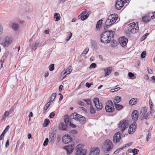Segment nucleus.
Returning <instances> with one entry per match:
<instances>
[{
  "mask_svg": "<svg viewBox=\"0 0 155 155\" xmlns=\"http://www.w3.org/2000/svg\"><path fill=\"white\" fill-rule=\"evenodd\" d=\"M65 70H67V72H69V73H68L67 74H69L72 72V68L71 66H70L68 69H66Z\"/></svg>",
  "mask_w": 155,
  "mask_h": 155,
  "instance_id": "79ce46f5",
  "label": "nucleus"
},
{
  "mask_svg": "<svg viewBox=\"0 0 155 155\" xmlns=\"http://www.w3.org/2000/svg\"><path fill=\"white\" fill-rule=\"evenodd\" d=\"M115 105L117 110H120L123 107V105H122L118 104H116Z\"/></svg>",
  "mask_w": 155,
  "mask_h": 155,
  "instance_id": "473e14b6",
  "label": "nucleus"
},
{
  "mask_svg": "<svg viewBox=\"0 0 155 155\" xmlns=\"http://www.w3.org/2000/svg\"><path fill=\"white\" fill-rule=\"evenodd\" d=\"M49 106H48L47 105H45V106L44 109H43V111H44V113H45L46 111V110H47Z\"/></svg>",
  "mask_w": 155,
  "mask_h": 155,
  "instance_id": "4d7b16f0",
  "label": "nucleus"
},
{
  "mask_svg": "<svg viewBox=\"0 0 155 155\" xmlns=\"http://www.w3.org/2000/svg\"><path fill=\"white\" fill-rule=\"evenodd\" d=\"M80 117H79V119H78V120L79 121L81 124H84L85 122V117L81 115Z\"/></svg>",
  "mask_w": 155,
  "mask_h": 155,
  "instance_id": "bb28decb",
  "label": "nucleus"
},
{
  "mask_svg": "<svg viewBox=\"0 0 155 155\" xmlns=\"http://www.w3.org/2000/svg\"><path fill=\"white\" fill-rule=\"evenodd\" d=\"M132 117L133 120L137 121L138 118V113L137 110H134L132 114Z\"/></svg>",
  "mask_w": 155,
  "mask_h": 155,
  "instance_id": "ddd939ff",
  "label": "nucleus"
},
{
  "mask_svg": "<svg viewBox=\"0 0 155 155\" xmlns=\"http://www.w3.org/2000/svg\"><path fill=\"white\" fill-rule=\"evenodd\" d=\"M3 33V26L0 24V36Z\"/></svg>",
  "mask_w": 155,
  "mask_h": 155,
  "instance_id": "09e8293b",
  "label": "nucleus"
},
{
  "mask_svg": "<svg viewBox=\"0 0 155 155\" xmlns=\"http://www.w3.org/2000/svg\"><path fill=\"white\" fill-rule=\"evenodd\" d=\"M124 2L121 0H118L116 2L115 7L118 10L120 9L124 6Z\"/></svg>",
  "mask_w": 155,
  "mask_h": 155,
  "instance_id": "9b49d317",
  "label": "nucleus"
},
{
  "mask_svg": "<svg viewBox=\"0 0 155 155\" xmlns=\"http://www.w3.org/2000/svg\"><path fill=\"white\" fill-rule=\"evenodd\" d=\"M137 127V124L135 122H133L130 126L128 133L130 134H133L135 131Z\"/></svg>",
  "mask_w": 155,
  "mask_h": 155,
  "instance_id": "6e6552de",
  "label": "nucleus"
},
{
  "mask_svg": "<svg viewBox=\"0 0 155 155\" xmlns=\"http://www.w3.org/2000/svg\"><path fill=\"white\" fill-rule=\"evenodd\" d=\"M83 101L86 102L87 104L90 105V106H91V105H92L91 101L90 99H84Z\"/></svg>",
  "mask_w": 155,
  "mask_h": 155,
  "instance_id": "37998d69",
  "label": "nucleus"
},
{
  "mask_svg": "<svg viewBox=\"0 0 155 155\" xmlns=\"http://www.w3.org/2000/svg\"><path fill=\"white\" fill-rule=\"evenodd\" d=\"M86 150H83L80 151V153H79L78 155L77 154V152H76L75 155H86Z\"/></svg>",
  "mask_w": 155,
  "mask_h": 155,
  "instance_id": "4c0bfd02",
  "label": "nucleus"
},
{
  "mask_svg": "<svg viewBox=\"0 0 155 155\" xmlns=\"http://www.w3.org/2000/svg\"><path fill=\"white\" fill-rule=\"evenodd\" d=\"M118 135L119 136H121V134L120 132L119 131V132H117L114 134V136H117Z\"/></svg>",
  "mask_w": 155,
  "mask_h": 155,
  "instance_id": "69168bd1",
  "label": "nucleus"
},
{
  "mask_svg": "<svg viewBox=\"0 0 155 155\" xmlns=\"http://www.w3.org/2000/svg\"><path fill=\"white\" fill-rule=\"evenodd\" d=\"M124 149V146H123L122 147L118 148L117 150L118 152H119Z\"/></svg>",
  "mask_w": 155,
  "mask_h": 155,
  "instance_id": "e2e57ef3",
  "label": "nucleus"
},
{
  "mask_svg": "<svg viewBox=\"0 0 155 155\" xmlns=\"http://www.w3.org/2000/svg\"><path fill=\"white\" fill-rule=\"evenodd\" d=\"M9 112L8 111H6L4 114V115L2 119L5 120V119L6 117H8L9 115Z\"/></svg>",
  "mask_w": 155,
  "mask_h": 155,
  "instance_id": "ea45409f",
  "label": "nucleus"
},
{
  "mask_svg": "<svg viewBox=\"0 0 155 155\" xmlns=\"http://www.w3.org/2000/svg\"><path fill=\"white\" fill-rule=\"evenodd\" d=\"M84 102H83V101H80V102H78V104L80 105H81V106H84Z\"/></svg>",
  "mask_w": 155,
  "mask_h": 155,
  "instance_id": "774afa93",
  "label": "nucleus"
},
{
  "mask_svg": "<svg viewBox=\"0 0 155 155\" xmlns=\"http://www.w3.org/2000/svg\"><path fill=\"white\" fill-rule=\"evenodd\" d=\"M114 35V32L107 31L101 34V41L104 43H109L112 38H113Z\"/></svg>",
  "mask_w": 155,
  "mask_h": 155,
  "instance_id": "f257e3e1",
  "label": "nucleus"
},
{
  "mask_svg": "<svg viewBox=\"0 0 155 155\" xmlns=\"http://www.w3.org/2000/svg\"><path fill=\"white\" fill-rule=\"evenodd\" d=\"M103 21V20L102 19H101L99 20L97 22V23L96 25V28L97 29H99L100 28V26H101L102 22Z\"/></svg>",
  "mask_w": 155,
  "mask_h": 155,
  "instance_id": "2f4dec72",
  "label": "nucleus"
},
{
  "mask_svg": "<svg viewBox=\"0 0 155 155\" xmlns=\"http://www.w3.org/2000/svg\"><path fill=\"white\" fill-rule=\"evenodd\" d=\"M13 39L12 37H7L3 40L2 45L4 47H7L12 42Z\"/></svg>",
  "mask_w": 155,
  "mask_h": 155,
  "instance_id": "1a4fd4ad",
  "label": "nucleus"
},
{
  "mask_svg": "<svg viewBox=\"0 0 155 155\" xmlns=\"http://www.w3.org/2000/svg\"><path fill=\"white\" fill-rule=\"evenodd\" d=\"M113 144L109 139L106 140L102 145V149L103 151L107 153L110 151L113 148Z\"/></svg>",
  "mask_w": 155,
  "mask_h": 155,
  "instance_id": "f03ea898",
  "label": "nucleus"
},
{
  "mask_svg": "<svg viewBox=\"0 0 155 155\" xmlns=\"http://www.w3.org/2000/svg\"><path fill=\"white\" fill-rule=\"evenodd\" d=\"M128 41V39L124 37H120L119 39V43L123 47L126 45Z\"/></svg>",
  "mask_w": 155,
  "mask_h": 155,
  "instance_id": "9d476101",
  "label": "nucleus"
},
{
  "mask_svg": "<svg viewBox=\"0 0 155 155\" xmlns=\"http://www.w3.org/2000/svg\"><path fill=\"white\" fill-rule=\"evenodd\" d=\"M54 20L56 21H58L61 19V16L59 13H55L54 14Z\"/></svg>",
  "mask_w": 155,
  "mask_h": 155,
  "instance_id": "393cba45",
  "label": "nucleus"
},
{
  "mask_svg": "<svg viewBox=\"0 0 155 155\" xmlns=\"http://www.w3.org/2000/svg\"><path fill=\"white\" fill-rule=\"evenodd\" d=\"M72 36V33H70L68 36V38L66 39V41H68L71 38V37Z\"/></svg>",
  "mask_w": 155,
  "mask_h": 155,
  "instance_id": "5fc2aeb1",
  "label": "nucleus"
},
{
  "mask_svg": "<svg viewBox=\"0 0 155 155\" xmlns=\"http://www.w3.org/2000/svg\"><path fill=\"white\" fill-rule=\"evenodd\" d=\"M71 136H63L62 141L65 144L68 143L70 142L72 140Z\"/></svg>",
  "mask_w": 155,
  "mask_h": 155,
  "instance_id": "4468645a",
  "label": "nucleus"
},
{
  "mask_svg": "<svg viewBox=\"0 0 155 155\" xmlns=\"http://www.w3.org/2000/svg\"><path fill=\"white\" fill-rule=\"evenodd\" d=\"M146 54V52L145 51H143L141 54V57L142 58H145Z\"/></svg>",
  "mask_w": 155,
  "mask_h": 155,
  "instance_id": "c03bdc74",
  "label": "nucleus"
},
{
  "mask_svg": "<svg viewBox=\"0 0 155 155\" xmlns=\"http://www.w3.org/2000/svg\"><path fill=\"white\" fill-rule=\"evenodd\" d=\"M121 101V98L118 96L116 97L114 101V104H116L117 103Z\"/></svg>",
  "mask_w": 155,
  "mask_h": 155,
  "instance_id": "7c9ffc66",
  "label": "nucleus"
},
{
  "mask_svg": "<svg viewBox=\"0 0 155 155\" xmlns=\"http://www.w3.org/2000/svg\"><path fill=\"white\" fill-rule=\"evenodd\" d=\"M112 18V16H109L105 22V25H106V27H107V28H108L109 26H110L113 24V22L111 21Z\"/></svg>",
  "mask_w": 155,
  "mask_h": 155,
  "instance_id": "f3484780",
  "label": "nucleus"
},
{
  "mask_svg": "<svg viewBox=\"0 0 155 155\" xmlns=\"http://www.w3.org/2000/svg\"><path fill=\"white\" fill-rule=\"evenodd\" d=\"M55 114L54 112H52L50 114L49 117L51 118H52L55 116Z\"/></svg>",
  "mask_w": 155,
  "mask_h": 155,
  "instance_id": "13d9d810",
  "label": "nucleus"
},
{
  "mask_svg": "<svg viewBox=\"0 0 155 155\" xmlns=\"http://www.w3.org/2000/svg\"><path fill=\"white\" fill-rule=\"evenodd\" d=\"M49 69L50 71H52L54 69V64H51L49 66Z\"/></svg>",
  "mask_w": 155,
  "mask_h": 155,
  "instance_id": "49530a36",
  "label": "nucleus"
},
{
  "mask_svg": "<svg viewBox=\"0 0 155 155\" xmlns=\"http://www.w3.org/2000/svg\"><path fill=\"white\" fill-rule=\"evenodd\" d=\"M138 100V99L137 98H133L130 100L129 103L131 105H133L136 104Z\"/></svg>",
  "mask_w": 155,
  "mask_h": 155,
  "instance_id": "412c9836",
  "label": "nucleus"
},
{
  "mask_svg": "<svg viewBox=\"0 0 155 155\" xmlns=\"http://www.w3.org/2000/svg\"><path fill=\"white\" fill-rule=\"evenodd\" d=\"M100 150L98 148H93L92 151L90 153V155H98L100 153Z\"/></svg>",
  "mask_w": 155,
  "mask_h": 155,
  "instance_id": "dca6fc26",
  "label": "nucleus"
},
{
  "mask_svg": "<svg viewBox=\"0 0 155 155\" xmlns=\"http://www.w3.org/2000/svg\"><path fill=\"white\" fill-rule=\"evenodd\" d=\"M39 44L40 41L39 40H37L35 43L32 45V49L34 51L39 46Z\"/></svg>",
  "mask_w": 155,
  "mask_h": 155,
  "instance_id": "a211bd4d",
  "label": "nucleus"
},
{
  "mask_svg": "<svg viewBox=\"0 0 155 155\" xmlns=\"http://www.w3.org/2000/svg\"><path fill=\"white\" fill-rule=\"evenodd\" d=\"M89 50V49L88 48H85L83 53L81 54V55L83 56H85L88 52Z\"/></svg>",
  "mask_w": 155,
  "mask_h": 155,
  "instance_id": "f704fd0d",
  "label": "nucleus"
},
{
  "mask_svg": "<svg viewBox=\"0 0 155 155\" xmlns=\"http://www.w3.org/2000/svg\"><path fill=\"white\" fill-rule=\"evenodd\" d=\"M71 133L72 134H78V132L77 130H72L71 131Z\"/></svg>",
  "mask_w": 155,
  "mask_h": 155,
  "instance_id": "bf43d9fd",
  "label": "nucleus"
},
{
  "mask_svg": "<svg viewBox=\"0 0 155 155\" xmlns=\"http://www.w3.org/2000/svg\"><path fill=\"white\" fill-rule=\"evenodd\" d=\"M138 29V24L137 23H135L133 22L129 24L128 25L127 30L131 33H136Z\"/></svg>",
  "mask_w": 155,
  "mask_h": 155,
  "instance_id": "20e7f679",
  "label": "nucleus"
},
{
  "mask_svg": "<svg viewBox=\"0 0 155 155\" xmlns=\"http://www.w3.org/2000/svg\"><path fill=\"white\" fill-rule=\"evenodd\" d=\"M149 104H150V108H151V107H153V103L151 101V100L150 99L149 100Z\"/></svg>",
  "mask_w": 155,
  "mask_h": 155,
  "instance_id": "0e129e2a",
  "label": "nucleus"
},
{
  "mask_svg": "<svg viewBox=\"0 0 155 155\" xmlns=\"http://www.w3.org/2000/svg\"><path fill=\"white\" fill-rule=\"evenodd\" d=\"M96 67H97V65L95 63H92L90 66V68H95Z\"/></svg>",
  "mask_w": 155,
  "mask_h": 155,
  "instance_id": "864d4df0",
  "label": "nucleus"
},
{
  "mask_svg": "<svg viewBox=\"0 0 155 155\" xmlns=\"http://www.w3.org/2000/svg\"><path fill=\"white\" fill-rule=\"evenodd\" d=\"M19 24L18 23H14L12 25V28L14 31H17L19 28Z\"/></svg>",
  "mask_w": 155,
  "mask_h": 155,
  "instance_id": "5701e85b",
  "label": "nucleus"
},
{
  "mask_svg": "<svg viewBox=\"0 0 155 155\" xmlns=\"http://www.w3.org/2000/svg\"><path fill=\"white\" fill-rule=\"evenodd\" d=\"M139 150L137 149H133L132 152L134 154V155L136 154L139 151Z\"/></svg>",
  "mask_w": 155,
  "mask_h": 155,
  "instance_id": "3c124183",
  "label": "nucleus"
},
{
  "mask_svg": "<svg viewBox=\"0 0 155 155\" xmlns=\"http://www.w3.org/2000/svg\"><path fill=\"white\" fill-rule=\"evenodd\" d=\"M59 128L60 130L64 131L66 130L67 128L63 123H61L59 126Z\"/></svg>",
  "mask_w": 155,
  "mask_h": 155,
  "instance_id": "4be33fe9",
  "label": "nucleus"
},
{
  "mask_svg": "<svg viewBox=\"0 0 155 155\" xmlns=\"http://www.w3.org/2000/svg\"><path fill=\"white\" fill-rule=\"evenodd\" d=\"M70 121L68 116V115H66L64 116V122L67 126H68Z\"/></svg>",
  "mask_w": 155,
  "mask_h": 155,
  "instance_id": "c85d7f7f",
  "label": "nucleus"
},
{
  "mask_svg": "<svg viewBox=\"0 0 155 155\" xmlns=\"http://www.w3.org/2000/svg\"><path fill=\"white\" fill-rule=\"evenodd\" d=\"M56 95L57 94L55 93H53V94H52L51 95V96L50 97L51 101H52L54 100L56 96Z\"/></svg>",
  "mask_w": 155,
  "mask_h": 155,
  "instance_id": "e433bc0d",
  "label": "nucleus"
},
{
  "mask_svg": "<svg viewBox=\"0 0 155 155\" xmlns=\"http://www.w3.org/2000/svg\"><path fill=\"white\" fill-rule=\"evenodd\" d=\"M63 88V86L62 85H61L59 86V91L61 92Z\"/></svg>",
  "mask_w": 155,
  "mask_h": 155,
  "instance_id": "338daca9",
  "label": "nucleus"
},
{
  "mask_svg": "<svg viewBox=\"0 0 155 155\" xmlns=\"http://www.w3.org/2000/svg\"><path fill=\"white\" fill-rule=\"evenodd\" d=\"M109 16H112V18L111 21L113 22V23L115 22L117 19V17L118 15L117 14H112Z\"/></svg>",
  "mask_w": 155,
  "mask_h": 155,
  "instance_id": "b1692460",
  "label": "nucleus"
},
{
  "mask_svg": "<svg viewBox=\"0 0 155 155\" xmlns=\"http://www.w3.org/2000/svg\"><path fill=\"white\" fill-rule=\"evenodd\" d=\"M112 70V67H108L107 69H104V70L105 72V76L106 77L109 75L111 73Z\"/></svg>",
  "mask_w": 155,
  "mask_h": 155,
  "instance_id": "6ab92c4d",
  "label": "nucleus"
},
{
  "mask_svg": "<svg viewBox=\"0 0 155 155\" xmlns=\"http://www.w3.org/2000/svg\"><path fill=\"white\" fill-rule=\"evenodd\" d=\"M121 139V136H113V141L114 143H116L119 142Z\"/></svg>",
  "mask_w": 155,
  "mask_h": 155,
  "instance_id": "a878e982",
  "label": "nucleus"
},
{
  "mask_svg": "<svg viewBox=\"0 0 155 155\" xmlns=\"http://www.w3.org/2000/svg\"><path fill=\"white\" fill-rule=\"evenodd\" d=\"M153 108V107H151V108H150V110L149 112V113L150 115V114H152L153 113H154V110Z\"/></svg>",
  "mask_w": 155,
  "mask_h": 155,
  "instance_id": "603ef678",
  "label": "nucleus"
},
{
  "mask_svg": "<svg viewBox=\"0 0 155 155\" xmlns=\"http://www.w3.org/2000/svg\"><path fill=\"white\" fill-rule=\"evenodd\" d=\"M129 77L132 79H134L136 78V77H134V74L132 72H129L128 74Z\"/></svg>",
  "mask_w": 155,
  "mask_h": 155,
  "instance_id": "a19ab883",
  "label": "nucleus"
},
{
  "mask_svg": "<svg viewBox=\"0 0 155 155\" xmlns=\"http://www.w3.org/2000/svg\"><path fill=\"white\" fill-rule=\"evenodd\" d=\"M120 89V88L119 87H118L115 89H112L110 90V91L111 92H114L116 91H117Z\"/></svg>",
  "mask_w": 155,
  "mask_h": 155,
  "instance_id": "de8ad7c7",
  "label": "nucleus"
},
{
  "mask_svg": "<svg viewBox=\"0 0 155 155\" xmlns=\"http://www.w3.org/2000/svg\"><path fill=\"white\" fill-rule=\"evenodd\" d=\"M69 125L70 126L73 128H74L76 127V126L72 124L71 121H70Z\"/></svg>",
  "mask_w": 155,
  "mask_h": 155,
  "instance_id": "6e6d98bb",
  "label": "nucleus"
},
{
  "mask_svg": "<svg viewBox=\"0 0 155 155\" xmlns=\"http://www.w3.org/2000/svg\"><path fill=\"white\" fill-rule=\"evenodd\" d=\"M129 125L128 120H121L118 124L119 127L121 129V131L123 132L128 127Z\"/></svg>",
  "mask_w": 155,
  "mask_h": 155,
  "instance_id": "423d86ee",
  "label": "nucleus"
},
{
  "mask_svg": "<svg viewBox=\"0 0 155 155\" xmlns=\"http://www.w3.org/2000/svg\"><path fill=\"white\" fill-rule=\"evenodd\" d=\"M132 143V142H129L127 144H125L123 146H124V148H125L126 147H128L131 145Z\"/></svg>",
  "mask_w": 155,
  "mask_h": 155,
  "instance_id": "8fccbe9b",
  "label": "nucleus"
},
{
  "mask_svg": "<svg viewBox=\"0 0 155 155\" xmlns=\"http://www.w3.org/2000/svg\"><path fill=\"white\" fill-rule=\"evenodd\" d=\"M50 123V120L49 119H46L44 123L43 124V126L44 127H46Z\"/></svg>",
  "mask_w": 155,
  "mask_h": 155,
  "instance_id": "72a5a7b5",
  "label": "nucleus"
},
{
  "mask_svg": "<svg viewBox=\"0 0 155 155\" xmlns=\"http://www.w3.org/2000/svg\"><path fill=\"white\" fill-rule=\"evenodd\" d=\"M10 128V126L9 125H8L5 128V129L4 130L3 133H2V134H1L0 136H4L5 135V133L8 131L9 129Z\"/></svg>",
  "mask_w": 155,
  "mask_h": 155,
  "instance_id": "c9c22d12",
  "label": "nucleus"
},
{
  "mask_svg": "<svg viewBox=\"0 0 155 155\" xmlns=\"http://www.w3.org/2000/svg\"><path fill=\"white\" fill-rule=\"evenodd\" d=\"M93 102L97 110L100 111L102 110L103 108L102 104L99 101L98 98H94V99Z\"/></svg>",
  "mask_w": 155,
  "mask_h": 155,
  "instance_id": "0eeeda50",
  "label": "nucleus"
},
{
  "mask_svg": "<svg viewBox=\"0 0 155 155\" xmlns=\"http://www.w3.org/2000/svg\"><path fill=\"white\" fill-rule=\"evenodd\" d=\"M147 108L146 107H143L142 108L140 111L139 114L140 118L141 120H143L144 119L147 120L150 117L149 112L147 113Z\"/></svg>",
  "mask_w": 155,
  "mask_h": 155,
  "instance_id": "7ed1b4c3",
  "label": "nucleus"
},
{
  "mask_svg": "<svg viewBox=\"0 0 155 155\" xmlns=\"http://www.w3.org/2000/svg\"><path fill=\"white\" fill-rule=\"evenodd\" d=\"M49 142V139L48 138H46L43 143V145L44 146H46L48 145Z\"/></svg>",
  "mask_w": 155,
  "mask_h": 155,
  "instance_id": "a18cd8bd",
  "label": "nucleus"
},
{
  "mask_svg": "<svg viewBox=\"0 0 155 155\" xmlns=\"http://www.w3.org/2000/svg\"><path fill=\"white\" fill-rule=\"evenodd\" d=\"M84 145L82 143H80L76 147V152H77V154L78 155L80 151L83 150H86L85 149H83Z\"/></svg>",
  "mask_w": 155,
  "mask_h": 155,
  "instance_id": "f8f14e48",
  "label": "nucleus"
},
{
  "mask_svg": "<svg viewBox=\"0 0 155 155\" xmlns=\"http://www.w3.org/2000/svg\"><path fill=\"white\" fill-rule=\"evenodd\" d=\"M63 148L66 150L67 153L68 155L70 154L74 150L72 146L69 145L64 147Z\"/></svg>",
  "mask_w": 155,
  "mask_h": 155,
  "instance_id": "2eb2a0df",
  "label": "nucleus"
},
{
  "mask_svg": "<svg viewBox=\"0 0 155 155\" xmlns=\"http://www.w3.org/2000/svg\"><path fill=\"white\" fill-rule=\"evenodd\" d=\"M87 11L86 9H84V11L81 12L80 15H86Z\"/></svg>",
  "mask_w": 155,
  "mask_h": 155,
  "instance_id": "680f3d73",
  "label": "nucleus"
},
{
  "mask_svg": "<svg viewBox=\"0 0 155 155\" xmlns=\"http://www.w3.org/2000/svg\"><path fill=\"white\" fill-rule=\"evenodd\" d=\"M90 112L92 114H94L96 113V111L92 105L90 106Z\"/></svg>",
  "mask_w": 155,
  "mask_h": 155,
  "instance_id": "58836bf2",
  "label": "nucleus"
},
{
  "mask_svg": "<svg viewBox=\"0 0 155 155\" xmlns=\"http://www.w3.org/2000/svg\"><path fill=\"white\" fill-rule=\"evenodd\" d=\"M80 115L78 114L77 113H74L71 115V117L75 120H78Z\"/></svg>",
  "mask_w": 155,
  "mask_h": 155,
  "instance_id": "aec40b11",
  "label": "nucleus"
},
{
  "mask_svg": "<svg viewBox=\"0 0 155 155\" xmlns=\"http://www.w3.org/2000/svg\"><path fill=\"white\" fill-rule=\"evenodd\" d=\"M150 18L148 16H146L142 18V21L145 23H147L150 21Z\"/></svg>",
  "mask_w": 155,
  "mask_h": 155,
  "instance_id": "cd10ccee",
  "label": "nucleus"
},
{
  "mask_svg": "<svg viewBox=\"0 0 155 155\" xmlns=\"http://www.w3.org/2000/svg\"><path fill=\"white\" fill-rule=\"evenodd\" d=\"M105 109L106 111L109 113H112L114 111V106L111 100H108L106 102Z\"/></svg>",
  "mask_w": 155,
  "mask_h": 155,
  "instance_id": "39448f33",
  "label": "nucleus"
},
{
  "mask_svg": "<svg viewBox=\"0 0 155 155\" xmlns=\"http://www.w3.org/2000/svg\"><path fill=\"white\" fill-rule=\"evenodd\" d=\"M9 139H8L6 142L5 146L7 147L9 145Z\"/></svg>",
  "mask_w": 155,
  "mask_h": 155,
  "instance_id": "052dcab7",
  "label": "nucleus"
},
{
  "mask_svg": "<svg viewBox=\"0 0 155 155\" xmlns=\"http://www.w3.org/2000/svg\"><path fill=\"white\" fill-rule=\"evenodd\" d=\"M88 17L87 15H79L78 16L79 19H81V20L84 21Z\"/></svg>",
  "mask_w": 155,
  "mask_h": 155,
  "instance_id": "c756f323",
  "label": "nucleus"
}]
</instances>
